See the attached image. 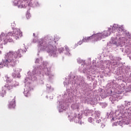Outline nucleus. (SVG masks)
Instances as JSON below:
<instances>
[{"mask_svg":"<svg viewBox=\"0 0 131 131\" xmlns=\"http://www.w3.org/2000/svg\"><path fill=\"white\" fill-rule=\"evenodd\" d=\"M16 107V100H15V97L11 101H10L8 104L9 109H14Z\"/></svg>","mask_w":131,"mask_h":131,"instance_id":"nucleus-12","label":"nucleus"},{"mask_svg":"<svg viewBox=\"0 0 131 131\" xmlns=\"http://www.w3.org/2000/svg\"><path fill=\"white\" fill-rule=\"evenodd\" d=\"M4 67V66L2 64V63L0 64V69L1 68H3Z\"/></svg>","mask_w":131,"mask_h":131,"instance_id":"nucleus-29","label":"nucleus"},{"mask_svg":"<svg viewBox=\"0 0 131 131\" xmlns=\"http://www.w3.org/2000/svg\"><path fill=\"white\" fill-rule=\"evenodd\" d=\"M38 76H39V77H42V76H43V74H41V73H38L37 74Z\"/></svg>","mask_w":131,"mask_h":131,"instance_id":"nucleus-25","label":"nucleus"},{"mask_svg":"<svg viewBox=\"0 0 131 131\" xmlns=\"http://www.w3.org/2000/svg\"><path fill=\"white\" fill-rule=\"evenodd\" d=\"M113 120H114V118H113Z\"/></svg>","mask_w":131,"mask_h":131,"instance_id":"nucleus-32","label":"nucleus"},{"mask_svg":"<svg viewBox=\"0 0 131 131\" xmlns=\"http://www.w3.org/2000/svg\"><path fill=\"white\" fill-rule=\"evenodd\" d=\"M82 42H83V41H82V40L79 41L78 42V43L76 45V47H77L78 45H79V46H80V45H82Z\"/></svg>","mask_w":131,"mask_h":131,"instance_id":"nucleus-23","label":"nucleus"},{"mask_svg":"<svg viewBox=\"0 0 131 131\" xmlns=\"http://www.w3.org/2000/svg\"><path fill=\"white\" fill-rule=\"evenodd\" d=\"M123 28V26L114 25L113 27L108 28L107 30H105L101 33L94 34L90 36L83 37L82 41L83 42H89L90 40H92L93 38V42H97V41H100L101 39H103V38H106V37L109 36L112 32H114V31L122 32Z\"/></svg>","mask_w":131,"mask_h":131,"instance_id":"nucleus-1","label":"nucleus"},{"mask_svg":"<svg viewBox=\"0 0 131 131\" xmlns=\"http://www.w3.org/2000/svg\"><path fill=\"white\" fill-rule=\"evenodd\" d=\"M32 6L33 7H38L39 6V3H38V2L36 0H32L31 1V3L29 6Z\"/></svg>","mask_w":131,"mask_h":131,"instance_id":"nucleus-15","label":"nucleus"},{"mask_svg":"<svg viewBox=\"0 0 131 131\" xmlns=\"http://www.w3.org/2000/svg\"><path fill=\"white\" fill-rule=\"evenodd\" d=\"M55 41H53L51 38L46 37L43 39L38 45V50L40 52H45L46 51L49 53L50 56L52 57H56V47L53 46V43H54Z\"/></svg>","mask_w":131,"mask_h":131,"instance_id":"nucleus-2","label":"nucleus"},{"mask_svg":"<svg viewBox=\"0 0 131 131\" xmlns=\"http://www.w3.org/2000/svg\"><path fill=\"white\" fill-rule=\"evenodd\" d=\"M35 63H38L37 67V69H43L44 72L46 74H49V73H50V69H48L47 68V65L45 64V62H42V58H41V57L36 58Z\"/></svg>","mask_w":131,"mask_h":131,"instance_id":"nucleus-6","label":"nucleus"},{"mask_svg":"<svg viewBox=\"0 0 131 131\" xmlns=\"http://www.w3.org/2000/svg\"><path fill=\"white\" fill-rule=\"evenodd\" d=\"M28 77L25 79V83H26L25 88L24 89V94L25 97H30V86L27 85L28 83H31L32 81H33L36 79L35 77V72L34 70L33 71V74L31 72H29L27 73Z\"/></svg>","mask_w":131,"mask_h":131,"instance_id":"nucleus-5","label":"nucleus"},{"mask_svg":"<svg viewBox=\"0 0 131 131\" xmlns=\"http://www.w3.org/2000/svg\"><path fill=\"white\" fill-rule=\"evenodd\" d=\"M33 42L34 43H35L36 42V41H37V38H34L33 39Z\"/></svg>","mask_w":131,"mask_h":131,"instance_id":"nucleus-26","label":"nucleus"},{"mask_svg":"<svg viewBox=\"0 0 131 131\" xmlns=\"http://www.w3.org/2000/svg\"><path fill=\"white\" fill-rule=\"evenodd\" d=\"M88 121H89V122H90V123L93 122V118H89V120H88Z\"/></svg>","mask_w":131,"mask_h":131,"instance_id":"nucleus-27","label":"nucleus"},{"mask_svg":"<svg viewBox=\"0 0 131 131\" xmlns=\"http://www.w3.org/2000/svg\"><path fill=\"white\" fill-rule=\"evenodd\" d=\"M13 89H14L13 84H6L2 88H0V97L2 98L5 97L6 94H7L6 91H7V90H8V91H12Z\"/></svg>","mask_w":131,"mask_h":131,"instance_id":"nucleus-8","label":"nucleus"},{"mask_svg":"<svg viewBox=\"0 0 131 131\" xmlns=\"http://www.w3.org/2000/svg\"><path fill=\"white\" fill-rule=\"evenodd\" d=\"M27 19H30L31 18V15L29 13H27L26 14Z\"/></svg>","mask_w":131,"mask_h":131,"instance_id":"nucleus-22","label":"nucleus"},{"mask_svg":"<svg viewBox=\"0 0 131 131\" xmlns=\"http://www.w3.org/2000/svg\"><path fill=\"white\" fill-rule=\"evenodd\" d=\"M64 51V48H59L58 49V52L59 53H63V52Z\"/></svg>","mask_w":131,"mask_h":131,"instance_id":"nucleus-21","label":"nucleus"},{"mask_svg":"<svg viewBox=\"0 0 131 131\" xmlns=\"http://www.w3.org/2000/svg\"><path fill=\"white\" fill-rule=\"evenodd\" d=\"M33 36H35V33H33Z\"/></svg>","mask_w":131,"mask_h":131,"instance_id":"nucleus-30","label":"nucleus"},{"mask_svg":"<svg viewBox=\"0 0 131 131\" xmlns=\"http://www.w3.org/2000/svg\"><path fill=\"white\" fill-rule=\"evenodd\" d=\"M24 5H25V3H28L29 2V5H30L31 3V2H32V0H23Z\"/></svg>","mask_w":131,"mask_h":131,"instance_id":"nucleus-18","label":"nucleus"},{"mask_svg":"<svg viewBox=\"0 0 131 131\" xmlns=\"http://www.w3.org/2000/svg\"><path fill=\"white\" fill-rule=\"evenodd\" d=\"M71 108L72 109H77L78 105H77V104H72Z\"/></svg>","mask_w":131,"mask_h":131,"instance_id":"nucleus-19","label":"nucleus"},{"mask_svg":"<svg viewBox=\"0 0 131 131\" xmlns=\"http://www.w3.org/2000/svg\"><path fill=\"white\" fill-rule=\"evenodd\" d=\"M69 119L70 120H74L75 122H77V119H80V118H81L82 116H81V114H78L77 118L76 116L73 117L72 116H69Z\"/></svg>","mask_w":131,"mask_h":131,"instance_id":"nucleus-14","label":"nucleus"},{"mask_svg":"<svg viewBox=\"0 0 131 131\" xmlns=\"http://www.w3.org/2000/svg\"><path fill=\"white\" fill-rule=\"evenodd\" d=\"M72 102H73V99H72V98L70 99H67L64 102L60 101L58 108L59 112H63V111H65V110L67 109V107L64 106V104H66V106H69V105H70V103H71Z\"/></svg>","mask_w":131,"mask_h":131,"instance_id":"nucleus-7","label":"nucleus"},{"mask_svg":"<svg viewBox=\"0 0 131 131\" xmlns=\"http://www.w3.org/2000/svg\"><path fill=\"white\" fill-rule=\"evenodd\" d=\"M121 39H123V38L120 37V36H117L116 38H112V40L110 41L114 45H117V46L119 44V41H121Z\"/></svg>","mask_w":131,"mask_h":131,"instance_id":"nucleus-11","label":"nucleus"},{"mask_svg":"<svg viewBox=\"0 0 131 131\" xmlns=\"http://www.w3.org/2000/svg\"><path fill=\"white\" fill-rule=\"evenodd\" d=\"M128 121H126L125 119H123L121 120L117 121L115 125H120V126H122L123 125L128 124Z\"/></svg>","mask_w":131,"mask_h":131,"instance_id":"nucleus-13","label":"nucleus"},{"mask_svg":"<svg viewBox=\"0 0 131 131\" xmlns=\"http://www.w3.org/2000/svg\"><path fill=\"white\" fill-rule=\"evenodd\" d=\"M23 53L22 49H18L17 51H10L6 55L5 60H3L4 66H15L16 59L21 57V54Z\"/></svg>","mask_w":131,"mask_h":131,"instance_id":"nucleus-4","label":"nucleus"},{"mask_svg":"<svg viewBox=\"0 0 131 131\" xmlns=\"http://www.w3.org/2000/svg\"><path fill=\"white\" fill-rule=\"evenodd\" d=\"M13 4L14 6H17L18 8H26V5L23 3V0H14Z\"/></svg>","mask_w":131,"mask_h":131,"instance_id":"nucleus-10","label":"nucleus"},{"mask_svg":"<svg viewBox=\"0 0 131 131\" xmlns=\"http://www.w3.org/2000/svg\"><path fill=\"white\" fill-rule=\"evenodd\" d=\"M96 122H97V123H100V122H101V120H97V121H96Z\"/></svg>","mask_w":131,"mask_h":131,"instance_id":"nucleus-28","label":"nucleus"},{"mask_svg":"<svg viewBox=\"0 0 131 131\" xmlns=\"http://www.w3.org/2000/svg\"><path fill=\"white\" fill-rule=\"evenodd\" d=\"M65 51L66 52H64V54H66V55H67V56H70V50H69L68 47L66 46L65 47Z\"/></svg>","mask_w":131,"mask_h":131,"instance_id":"nucleus-16","label":"nucleus"},{"mask_svg":"<svg viewBox=\"0 0 131 131\" xmlns=\"http://www.w3.org/2000/svg\"><path fill=\"white\" fill-rule=\"evenodd\" d=\"M23 34L19 29H15L13 32H10L8 33H1L0 34V50L3 49V45H6L8 42H13V40L11 36H13L15 39H19Z\"/></svg>","mask_w":131,"mask_h":131,"instance_id":"nucleus-3","label":"nucleus"},{"mask_svg":"<svg viewBox=\"0 0 131 131\" xmlns=\"http://www.w3.org/2000/svg\"><path fill=\"white\" fill-rule=\"evenodd\" d=\"M22 71V69L19 67L15 68L13 69V72L12 74V76L13 77H17V78H20V72Z\"/></svg>","mask_w":131,"mask_h":131,"instance_id":"nucleus-9","label":"nucleus"},{"mask_svg":"<svg viewBox=\"0 0 131 131\" xmlns=\"http://www.w3.org/2000/svg\"><path fill=\"white\" fill-rule=\"evenodd\" d=\"M12 85H13V88H16V86H18L19 85V83L17 81H15Z\"/></svg>","mask_w":131,"mask_h":131,"instance_id":"nucleus-20","label":"nucleus"},{"mask_svg":"<svg viewBox=\"0 0 131 131\" xmlns=\"http://www.w3.org/2000/svg\"><path fill=\"white\" fill-rule=\"evenodd\" d=\"M6 78V81L7 82H8L9 83H11V82H12V78H11L10 77L7 76L5 77Z\"/></svg>","mask_w":131,"mask_h":131,"instance_id":"nucleus-17","label":"nucleus"},{"mask_svg":"<svg viewBox=\"0 0 131 131\" xmlns=\"http://www.w3.org/2000/svg\"><path fill=\"white\" fill-rule=\"evenodd\" d=\"M96 114L95 115V117L97 118V117H99L100 116V114L98 113V112H95ZM98 113V114H97Z\"/></svg>","mask_w":131,"mask_h":131,"instance_id":"nucleus-24","label":"nucleus"},{"mask_svg":"<svg viewBox=\"0 0 131 131\" xmlns=\"http://www.w3.org/2000/svg\"><path fill=\"white\" fill-rule=\"evenodd\" d=\"M39 41H40V40H39Z\"/></svg>","mask_w":131,"mask_h":131,"instance_id":"nucleus-33","label":"nucleus"},{"mask_svg":"<svg viewBox=\"0 0 131 131\" xmlns=\"http://www.w3.org/2000/svg\"><path fill=\"white\" fill-rule=\"evenodd\" d=\"M0 54H2V51H0Z\"/></svg>","mask_w":131,"mask_h":131,"instance_id":"nucleus-31","label":"nucleus"}]
</instances>
